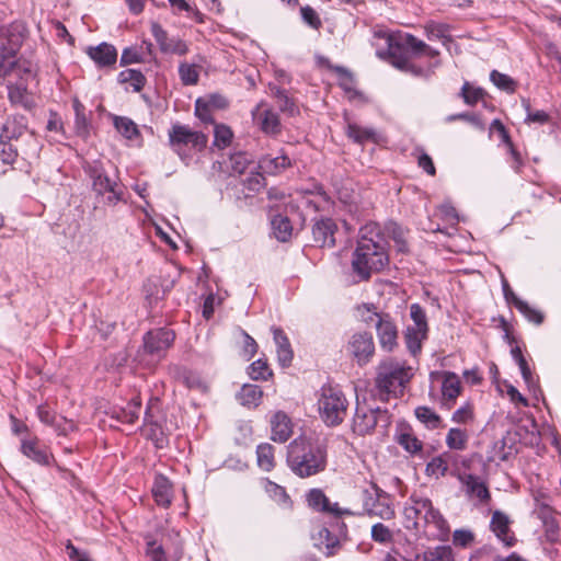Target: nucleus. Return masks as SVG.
I'll list each match as a JSON object with an SVG mask.
<instances>
[{
  "mask_svg": "<svg viewBox=\"0 0 561 561\" xmlns=\"http://www.w3.org/2000/svg\"><path fill=\"white\" fill-rule=\"evenodd\" d=\"M469 440V434L466 430L451 427L446 435V445L453 450H465Z\"/></svg>",
  "mask_w": 561,
  "mask_h": 561,
  "instance_id": "e433bc0d",
  "label": "nucleus"
},
{
  "mask_svg": "<svg viewBox=\"0 0 561 561\" xmlns=\"http://www.w3.org/2000/svg\"><path fill=\"white\" fill-rule=\"evenodd\" d=\"M256 462L263 471H271L275 467L274 447L268 443L256 447Z\"/></svg>",
  "mask_w": 561,
  "mask_h": 561,
  "instance_id": "72a5a7b5",
  "label": "nucleus"
},
{
  "mask_svg": "<svg viewBox=\"0 0 561 561\" xmlns=\"http://www.w3.org/2000/svg\"><path fill=\"white\" fill-rule=\"evenodd\" d=\"M336 230V224L331 218H321L313 224V241L321 248H332L335 245Z\"/></svg>",
  "mask_w": 561,
  "mask_h": 561,
  "instance_id": "a211bd4d",
  "label": "nucleus"
},
{
  "mask_svg": "<svg viewBox=\"0 0 561 561\" xmlns=\"http://www.w3.org/2000/svg\"><path fill=\"white\" fill-rule=\"evenodd\" d=\"M424 526L433 529L432 531L430 530V535L436 539L442 541L448 539L450 533L449 524L432 503L430 505L428 513H426L424 518Z\"/></svg>",
  "mask_w": 561,
  "mask_h": 561,
  "instance_id": "6ab92c4d",
  "label": "nucleus"
},
{
  "mask_svg": "<svg viewBox=\"0 0 561 561\" xmlns=\"http://www.w3.org/2000/svg\"><path fill=\"white\" fill-rule=\"evenodd\" d=\"M506 151H507V154L510 156L508 162H510L512 169L516 173H520L522 169L524 167V160L522 158L520 152L516 149L514 144H508Z\"/></svg>",
  "mask_w": 561,
  "mask_h": 561,
  "instance_id": "680f3d73",
  "label": "nucleus"
},
{
  "mask_svg": "<svg viewBox=\"0 0 561 561\" xmlns=\"http://www.w3.org/2000/svg\"><path fill=\"white\" fill-rule=\"evenodd\" d=\"M172 545L173 552L170 557H167L162 545L158 543L156 540H148L146 556L149 561H179L182 558V542L181 540H175Z\"/></svg>",
  "mask_w": 561,
  "mask_h": 561,
  "instance_id": "412c9836",
  "label": "nucleus"
},
{
  "mask_svg": "<svg viewBox=\"0 0 561 561\" xmlns=\"http://www.w3.org/2000/svg\"><path fill=\"white\" fill-rule=\"evenodd\" d=\"M87 53L99 66L113 65L117 58L115 47L107 43H102L95 47H89Z\"/></svg>",
  "mask_w": 561,
  "mask_h": 561,
  "instance_id": "bb28decb",
  "label": "nucleus"
},
{
  "mask_svg": "<svg viewBox=\"0 0 561 561\" xmlns=\"http://www.w3.org/2000/svg\"><path fill=\"white\" fill-rule=\"evenodd\" d=\"M377 323V336L380 344V347L387 352L393 351V348L398 345V331L397 327L393 323L392 319L389 314L387 316H376Z\"/></svg>",
  "mask_w": 561,
  "mask_h": 561,
  "instance_id": "f3484780",
  "label": "nucleus"
},
{
  "mask_svg": "<svg viewBox=\"0 0 561 561\" xmlns=\"http://www.w3.org/2000/svg\"><path fill=\"white\" fill-rule=\"evenodd\" d=\"M20 450L25 457L41 466L49 465L51 455L47 448L39 445V440L36 437L22 439Z\"/></svg>",
  "mask_w": 561,
  "mask_h": 561,
  "instance_id": "aec40b11",
  "label": "nucleus"
},
{
  "mask_svg": "<svg viewBox=\"0 0 561 561\" xmlns=\"http://www.w3.org/2000/svg\"><path fill=\"white\" fill-rule=\"evenodd\" d=\"M371 539L379 543H388L392 540V531L381 523L371 526Z\"/></svg>",
  "mask_w": 561,
  "mask_h": 561,
  "instance_id": "5fc2aeb1",
  "label": "nucleus"
},
{
  "mask_svg": "<svg viewBox=\"0 0 561 561\" xmlns=\"http://www.w3.org/2000/svg\"><path fill=\"white\" fill-rule=\"evenodd\" d=\"M26 130V124L23 116L9 117L1 127V140H14L21 137Z\"/></svg>",
  "mask_w": 561,
  "mask_h": 561,
  "instance_id": "c85d7f7f",
  "label": "nucleus"
},
{
  "mask_svg": "<svg viewBox=\"0 0 561 561\" xmlns=\"http://www.w3.org/2000/svg\"><path fill=\"white\" fill-rule=\"evenodd\" d=\"M263 489L266 492V494L278 505L285 508L291 507L293 503L285 488L276 484L275 482L268 479H265L263 480Z\"/></svg>",
  "mask_w": 561,
  "mask_h": 561,
  "instance_id": "7c9ffc66",
  "label": "nucleus"
},
{
  "mask_svg": "<svg viewBox=\"0 0 561 561\" xmlns=\"http://www.w3.org/2000/svg\"><path fill=\"white\" fill-rule=\"evenodd\" d=\"M348 402L344 393L337 387L325 385L320 390L318 411L321 420L328 426L341 424L347 411Z\"/></svg>",
  "mask_w": 561,
  "mask_h": 561,
  "instance_id": "423d86ee",
  "label": "nucleus"
},
{
  "mask_svg": "<svg viewBox=\"0 0 561 561\" xmlns=\"http://www.w3.org/2000/svg\"><path fill=\"white\" fill-rule=\"evenodd\" d=\"M141 401L139 398L131 399L126 408L122 409L121 414L117 416L118 420L125 423H134L140 414Z\"/></svg>",
  "mask_w": 561,
  "mask_h": 561,
  "instance_id": "a18cd8bd",
  "label": "nucleus"
},
{
  "mask_svg": "<svg viewBox=\"0 0 561 561\" xmlns=\"http://www.w3.org/2000/svg\"><path fill=\"white\" fill-rule=\"evenodd\" d=\"M519 369H520V373H522V376H523V379L525 380L526 385L528 386L529 389H535L536 386H537V381L530 370V367L528 366V363L525 359H520L518 363H517Z\"/></svg>",
  "mask_w": 561,
  "mask_h": 561,
  "instance_id": "338daca9",
  "label": "nucleus"
},
{
  "mask_svg": "<svg viewBox=\"0 0 561 561\" xmlns=\"http://www.w3.org/2000/svg\"><path fill=\"white\" fill-rule=\"evenodd\" d=\"M183 383L190 388L201 392L207 391V385L205 381L195 373L187 371L183 375Z\"/></svg>",
  "mask_w": 561,
  "mask_h": 561,
  "instance_id": "13d9d810",
  "label": "nucleus"
},
{
  "mask_svg": "<svg viewBox=\"0 0 561 561\" xmlns=\"http://www.w3.org/2000/svg\"><path fill=\"white\" fill-rule=\"evenodd\" d=\"M152 495L158 505L168 507L172 502V484L168 478L158 474L152 485Z\"/></svg>",
  "mask_w": 561,
  "mask_h": 561,
  "instance_id": "393cba45",
  "label": "nucleus"
},
{
  "mask_svg": "<svg viewBox=\"0 0 561 561\" xmlns=\"http://www.w3.org/2000/svg\"><path fill=\"white\" fill-rule=\"evenodd\" d=\"M398 443L411 454L421 451L423 446L422 442L409 432L401 433Z\"/></svg>",
  "mask_w": 561,
  "mask_h": 561,
  "instance_id": "864d4df0",
  "label": "nucleus"
},
{
  "mask_svg": "<svg viewBox=\"0 0 561 561\" xmlns=\"http://www.w3.org/2000/svg\"><path fill=\"white\" fill-rule=\"evenodd\" d=\"M388 41L391 42V38L389 37ZM403 43L409 53L401 55H398L389 43L391 65L415 77H430L439 64L436 59L438 51L411 34L404 35Z\"/></svg>",
  "mask_w": 561,
  "mask_h": 561,
  "instance_id": "f03ea898",
  "label": "nucleus"
},
{
  "mask_svg": "<svg viewBox=\"0 0 561 561\" xmlns=\"http://www.w3.org/2000/svg\"><path fill=\"white\" fill-rule=\"evenodd\" d=\"M195 114L203 122H210L211 121L210 107H208V103H205V101H203L201 99H198L196 101Z\"/></svg>",
  "mask_w": 561,
  "mask_h": 561,
  "instance_id": "774afa93",
  "label": "nucleus"
},
{
  "mask_svg": "<svg viewBox=\"0 0 561 561\" xmlns=\"http://www.w3.org/2000/svg\"><path fill=\"white\" fill-rule=\"evenodd\" d=\"M274 342L276 344V353L278 363L283 367H288L291 364L294 353L288 337L282 329H273Z\"/></svg>",
  "mask_w": 561,
  "mask_h": 561,
  "instance_id": "b1692460",
  "label": "nucleus"
},
{
  "mask_svg": "<svg viewBox=\"0 0 561 561\" xmlns=\"http://www.w3.org/2000/svg\"><path fill=\"white\" fill-rule=\"evenodd\" d=\"M447 454H442L431 459L426 465L425 472L428 477L439 479L444 477L448 471V461L446 459Z\"/></svg>",
  "mask_w": 561,
  "mask_h": 561,
  "instance_id": "a19ab883",
  "label": "nucleus"
},
{
  "mask_svg": "<svg viewBox=\"0 0 561 561\" xmlns=\"http://www.w3.org/2000/svg\"><path fill=\"white\" fill-rule=\"evenodd\" d=\"M319 542H317L318 548L325 554V556H333L339 546L340 542L337 538L331 534V531L327 528H322L318 533Z\"/></svg>",
  "mask_w": 561,
  "mask_h": 561,
  "instance_id": "58836bf2",
  "label": "nucleus"
},
{
  "mask_svg": "<svg viewBox=\"0 0 561 561\" xmlns=\"http://www.w3.org/2000/svg\"><path fill=\"white\" fill-rule=\"evenodd\" d=\"M388 263V254L377 224L370 222L359 230V240L352 259V270L358 280H368L373 273Z\"/></svg>",
  "mask_w": 561,
  "mask_h": 561,
  "instance_id": "f257e3e1",
  "label": "nucleus"
},
{
  "mask_svg": "<svg viewBox=\"0 0 561 561\" xmlns=\"http://www.w3.org/2000/svg\"><path fill=\"white\" fill-rule=\"evenodd\" d=\"M174 337L175 334L172 330L157 329L150 331L144 336L145 351L157 358H162L172 345Z\"/></svg>",
  "mask_w": 561,
  "mask_h": 561,
  "instance_id": "9b49d317",
  "label": "nucleus"
},
{
  "mask_svg": "<svg viewBox=\"0 0 561 561\" xmlns=\"http://www.w3.org/2000/svg\"><path fill=\"white\" fill-rule=\"evenodd\" d=\"M301 18L306 24L314 30H319L322 25V22L319 18V14L309 5H305L300 9Z\"/></svg>",
  "mask_w": 561,
  "mask_h": 561,
  "instance_id": "bf43d9fd",
  "label": "nucleus"
},
{
  "mask_svg": "<svg viewBox=\"0 0 561 561\" xmlns=\"http://www.w3.org/2000/svg\"><path fill=\"white\" fill-rule=\"evenodd\" d=\"M378 409H370L366 405L357 404L353 417L352 428L358 435H366L371 433L376 427L378 421Z\"/></svg>",
  "mask_w": 561,
  "mask_h": 561,
  "instance_id": "2eb2a0df",
  "label": "nucleus"
},
{
  "mask_svg": "<svg viewBox=\"0 0 561 561\" xmlns=\"http://www.w3.org/2000/svg\"><path fill=\"white\" fill-rule=\"evenodd\" d=\"M515 308L530 322L540 324L543 320V316L540 311L534 309L520 298H515Z\"/></svg>",
  "mask_w": 561,
  "mask_h": 561,
  "instance_id": "09e8293b",
  "label": "nucleus"
},
{
  "mask_svg": "<svg viewBox=\"0 0 561 561\" xmlns=\"http://www.w3.org/2000/svg\"><path fill=\"white\" fill-rule=\"evenodd\" d=\"M442 397L443 403L447 408H451L458 396L461 393V382L455 373H442Z\"/></svg>",
  "mask_w": 561,
  "mask_h": 561,
  "instance_id": "4be33fe9",
  "label": "nucleus"
},
{
  "mask_svg": "<svg viewBox=\"0 0 561 561\" xmlns=\"http://www.w3.org/2000/svg\"><path fill=\"white\" fill-rule=\"evenodd\" d=\"M118 81L129 84L135 92H139L145 87L146 78L139 70L126 69L119 72Z\"/></svg>",
  "mask_w": 561,
  "mask_h": 561,
  "instance_id": "ea45409f",
  "label": "nucleus"
},
{
  "mask_svg": "<svg viewBox=\"0 0 561 561\" xmlns=\"http://www.w3.org/2000/svg\"><path fill=\"white\" fill-rule=\"evenodd\" d=\"M457 479L461 484V490L468 500L478 504H485L491 500V494L486 483L478 476L471 473H457Z\"/></svg>",
  "mask_w": 561,
  "mask_h": 561,
  "instance_id": "9d476101",
  "label": "nucleus"
},
{
  "mask_svg": "<svg viewBox=\"0 0 561 561\" xmlns=\"http://www.w3.org/2000/svg\"><path fill=\"white\" fill-rule=\"evenodd\" d=\"M461 96L466 104L474 105L484 96V91L481 88L472 87L469 82H465L461 88Z\"/></svg>",
  "mask_w": 561,
  "mask_h": 561,
  "instance_id": "3c124183",
  "label": "nucleus"
},
{
  "mask_svg": "<svg viewBox=\"0 0 561 561\" xmlns=\"http://www.w3.org/2000/svg\"><path fill=\"white\" fill-rule=\"evenodd\" d=\"M346 350L358 365H366L375 353V344L371 334H353L347 343Z\"/></svg>",
  "mask_w": 561,
  "mask_h": 561,
  "instance_id": "f8f14e48",
  "label": "nucleus"
},
{
  "mask_svg": "<svg viewBox=\"0 0 561 561\" xmlns=\"http://www.w3.org/2000/svg\"><path fill=\"white\" fill-rule=\"evenodd\" d=\"M346 122L345 133L350 139L356 144H365L367 141H377V134L373 128L362 127L356 123L348 119L347 114H344Z\"/></svg>",
  "mask_w": 561,
  "mask_h": 561,
  "instance_id": "a878e982",
  "label": "nucleus"
},
{
  "mask_svg": "<svg viewBox=\"0 0 561 561\" xmlns=\"http://www.w3.org/2000/svg\"><path fill=\"white\" fill-rule=\"evenodd\" d=\"M113 123L116 130L126 139L134 140L139 137L137 125L128 117L114 116Z\"/></svg>",
  "mask_w": 561,
  "mask_h": 561,
  "instance_id": "4c0bfd02",
  "label": "nucleus"
},
{
  "mask_svg": "<svg viewBox=\"0 0 561 561\" xmlns=\"http://www.w3.org/2000/svg\"><path fill=\"white\" fill-rule=\"evenodd\" d=\"M415 561H456L454 551L449 546H438L416 556Z\"/></svg>",
  "mask_w": 561,
  "mask_h": 561,
  "instance_id": "f704fd0d",
  "label": "nucleus"
},
{
  "mask_svg": "<svg viewBox=\"0 0 561 561\" xmlns=\"http://www.w3.org/2000/svg\"><path fill=\"white\" fill-rule=\"evenodd\" d=\"M476 414L473 404L470 402L463 403L451 415V421L459 425H469L474 422Z\"/></svg>",
  "mask_w": 561,
  "mask_h": 561,
  "instance_id": "79ce46f5",
  "label": "nucleus"
},
{
  "mask_svg": "<svg viewBox=\"0 0 561 561\" xmlns=\"http://www.w3.org/2000/svg\"><path fill=\"white\" fill-rule=\"evenodd\" d=\"M287 462L297 476L308 478L327 467V448L322 442L299 437L288 448Z\"/></svg>",
  "mask_w": 561,
  "mask_h": 561,
  "instance_id": "7ed1b4c3",
  "label": "nucleus"
},
{
  "mask_svg": "<svg viewBox=\"0 0 561 561\" xmlns=\"http://www.w3.org/2000/svg\"><path fill=\"white\" fill-rule=\"evenodd\" d=\"M428 329L408 327L404 333V340L409 352L415 356L422 350V343L427 337Z\"/></svg>",
  "mask_w": 561,
  "mask_h": 561,
  "instance_id": "c756f323",
  "label": "nucleus"
},
{
  "mask_svg": "<svg viewBox=\"0 0 561 561\" xmlns=\"http://www.w3.org/2000/svg\"><path fill=\"white\" fill-rule=\"evenodd\" d=\"M476 542V535L471 529L460 528L453 534V543L457 548L468 549Z\"/></svg>",
  "mask_w": 561,
  "mask_h": 561,
  "instance_id": "37998d69",
  "label": "nucleus"
},
{
  "mask_svg": "<svg viewBox=\"0 0 561 561\" xmlns=\"http://www.w3.org/2000/svg\"><path fill=\"white\" fill-rule=\"evenodd\" d=\"M233 133L227 125L217 124L214 128V146L219 149L227 148L232 140Z\"/></svg>",
  "mask_w": 561,
  "mask_h": 561,
  "instance_id": "c03bdc74",
  "label": "nucleus"
},
{
  "mask_svg": "<svg viewBox=\"0 0 561 561\" xmlns=\"http://www.w3.org/2000/svg\"><path fill=\"white\" fill-rule=\"evenodd\" d=\"M389 233L392 234V238L398 247L400 252H404L407 250V243L404 240V231L401 227L396 224H391L388 226Z\"/></svg>",
  "mask_w": 561,
  "mask_h": 561,
  "instance_id": "69168bd1",
  "label": "nucleus"
},
{
  "mask_svg": "<svg viewBox=\"0 0 561 561\" xmlns=\"http://www.w3.org/2000/svg\"><path fill=\"white\" fill-rule=\"evenodd\" d=\"M413 377V369L405 362L386 358L377 367L376 388L380 400L401 396Z\"/></svg>",
  "mask_w": 561,
  "mask_h": 561,
  "instance_id": "20e7f679",
  "label": "nucleus"
},
{
  "mask_svg": "<svg viewBox=\"0 0 561 561\" xmlns=\"http://www.w3.org/2000/svg\"><path fill=\"white\" fill-rule=\"evenodd\" d=\"M83 169L92 181V188L98 195L108 194L106 201L112 205L122 199L123 191L121 186L107 176L102 162L96 160L85 162Z\"/></svg>",
  "mask_w": 561,
  "mask_h": 561,
  "instance_id": "6e6552de",
  "label": "nucleus"
},
{
  "mask_svg": "<svg viewBox=\"0 0 561 561\" xmlns=\"http://www.w3.org/2000/svg\"><path fill=\"white\" fill-rule=\"evenodd\" d=\"M308 505L319 512H323L328 505L329 499L320 489H312L307 494Z\"/></svg>",
  "mask_w": 561,
  "mask_h": 561,
  "instance_id": "8fccbe9b",
  "label": "nucleus"
},
{
  "mask_svg": "<svg viewBox=\"0 0 561 561\" xmlns=\"http://www.w3.org/2000/svg\"><path fill=\"white\" fill-rule=\"evenodd\" d=\"M490 80L500 90H503L505 92L513 93L516 90V82L510 76L502 73L497 70H493L490 73Z\"/></svg>",
  "mask_w": 561,
  "mask_h": 561,
  "instance_id": "49530a36",
  "label": "nucleus"
},
{
  "mask_svg": "<svg viewBox=\"0 0 561 561\" xmlns=\"http://www.w3.org/2000/svg\"><path fill=\"white\" fill-rule=\"evenodd\" d=\"M207 136L186 125L175 124L169 131V144L182 159L188 157L186 149L202 151L207 146Z\"/></svg>",
  "mask_w": 561,
  "mask_h": 561,
  "instance_id": "0eeeda50",
  "label": "nucleus"
},
{
  "mask_svg": "<svg viewBox=\"0 0 561 561\" xmlns=\"http://www.w3.org/2000/svg\"><path fill=\"white\" fill-rule=\"evenodd\" d=\"M414 413L416 419L424 424L426 428L436 430L443 426L442 417L428 407H417Z\"/></svg>",
  "mask_w": 561,
  "mask_h": 561,
  "instance_id": "c9c22d12",
  "label": "nucleus"
},
{
  "mask_svg": "<svg viewBox=\"0 0 561 561\" xmlns=\"http://www.w3.org/2000/svg\"><path fill=\"white\" fill-rule=\"evenodd\" d=\"M273 233L277 240L286 242L290 239L293 233V226L290 220L280 214L274 215L271 220Z\"/></svg>",
  "mask_w": 561,
  "mask_h": 561,
  "instance_id": "473e14b6",
  "label": "nucleus"
},
{
  "mask_svg": "<svg viewBox=\"0 0 561 561\" xmlns=\"http://www.w3.org/2000/svg\"><path fill=\"white\" fill-rule=\"evenodd\" d=\"M22 35L11 34L8 39V46L4 43L0 45V79H8L9 98L13 103L23 101L26 88L22 84L13 85L11 78L21 76V67L18 66L15 54L21 45Z\"/></svg>",
  "mask_w": 561,
  "mask_h": 561,
  "instance_id": "39448f33",
  "label": "nucleus"
},
{
  "mask_svg": "<svg viewBox=\"0 0 561 561\" xmlns=\"http://www.w3.org/2000/svg\"><path fill=\"white\" fill-rule=\"evenodd\" d=\"M431 503L428 499L411 496L410 502L403 510L404 527L407 529H419L420 522H424Z\"/></svg>",
  "mask_w": 561,
  "mask_h": 561,
  "instance_id": "4468645a",
  "label": "nucleus"
},
{
  "mask_svg": "<svg viewBox=\"0 0 561 561\" xmlns=\"http://www.w3.org/2000/svg\"><path fill=\"white\" fill-rule=\"evenodd\" d=\"M179 73L184 84H196L198 81L199 73L196 65L181 64L179 67Z\"/></svg>",
  "mask_w": 561,
  "mask_h": 561,
  "instance_id": "603ef678",
  "label": "nucleus"
},
{
  "mask_svg": "<svg viewBox=\"0 0 561 561\" xmlns=\"http://www.w3.org/2000/svg\"><path fill=\"white\" fill-rule=\"evenodd\" d=\"M410 317L413 321L411 328L428 329L426 313L419 304L411 305Z\"/></svg>",
  "mask_w": 561,
  "mask_h": 561,
  "instance_id": "6e6d98bb",
  "label": "nucleus"
},
{
  "mask_svg": "<svg viewBox=\"0 0 561 561\" xmlns=\"http://www.w3.org/2000/svg\"><path fill=\"white\" fill-rule=\"evenodd\" d=\"M335 71L340 76V85H341V88L343 90H345L346 92H353L354 91L355 81H354V78L351 75V72L347 71L343 67H336Z\"/></svg>",
  "mask_w": 561,
  "mask_h": 561,
  "instance_id": "0e129e2a",
  "label": "nucleus"
},
{
  "mask_svg": "<svg viewBox=\"0 0 561 561\" xmlns=\"http://www.w3.org/2000/svg\"><path fill=\"white\" fill-rule=\"evenodd\" d=\"M373 492L365 491L363 499V508L370 517H378L383 520H391L396 516L394 508L390 502L389 495L373 484Z\"/></svg>",
  "mask_w": 561,
  "mask_h": 561,
  "instance_id": "1a4fd4ad",
  "label": "nucleus"
},
{
  "mask_svg": "<svg viewBox=\"0 0 561 561\" xmlns=\"http://www.w3.org/2000/svg\"><path fill=\"white\" fill-rule=\"evenodd\" d=\"M253 121L260 129L267 135H277L280 131V122L278 115L266 107L262 102L252 111Z\"/></svg>",
  "mask_w": 561,
  "mask_h": 561,
  "instance_id": "dca6fc26",
  "label": "nucleus"
},
{
  "mask_svg": "<svg viewBox=\"0 0 561 561\" xmlns=\"http://www.w3.org/2000/svg\"><path fill=\"white\" fill-rule=\"evenodd\" d=\"M263 391L256 385H244L238 393V400L243 407L256 408L262 400Z\"/></svg>",
  "mask_w": 561,
  "mask_h": 561,
  "instance_id": "2f4dec72",
  "label": "nucleus"
},
{
  "mask_svg": "<svg viewBox=\"0 0 561 561\" xmlns=\"http://www.w3.org/2000/svg\"><path fill=\"white\" fill-rule=\"evenodd\" d=\"M249 375L253 380H267L273 374L266 360L260 358L250 365Z\"/></svg>",
  "mask_w": 561,
  "mask_h": 561,
  "instance_id": "de8ad7c7",
  "label": "nucleus"
},
{
  "mask_svg": "<svg viewBox=\"0 0 561 561\" xmlns=\"http://www.w3.org/2000/svg\"><path fill=\"white\" fill-rule=\"evenodd\" d=\"M16 158V148L10 141L0 139V159L3 163L10 164Z\"/></svg>",
  "mask_w": 561,
  "mask_h": 561,
  "instance_id": "e2e57ef3",
  "label": "nucleus"
},
{
  "mask_svg": "<svg viewBox=\"0 0 561 561\" xmlns=\"http://www.w3.org/2000/svg\"><path fill=\"white\" fill-rule=\"evenodd\" d=\"M511 518L501 511H494L490 522V529L506 548L516 545L517 538L511 528Z\"/></svg>",
  "mask_w": 561,
  "mask_h": 561,
  "instance_id": "ddd939ff",
  "label": "nucleus"
},
{
  "mask_svg": "<svg viewBox=\"0 0 561 561\" xmlns=\"http://www.w3.org/2000/svg\"><path fill=\"white\" fill-rule=\"evenodd\" d=\"M291 165L290 159L286 154L272 157L271 154L263 156L259 160L260 169L268 174H278Z\"/></svg>",
  "mask_w": 561,
  "mask_h": 561,
  "instance_id": "cd10ccee",
  "label": "nucleus"
},
{
  "mask_svg": "<svg viewBox=\"0 0 561 561\" xmlns=\"http://www.w3.org/2000/svg\"><path fill=\"white\" fill-rule=\"evenodd\" d=\"M273 91V95L277 99L278 101V106L279 108L283 111V112H288L290 114H293L295 112V104L293 103V101L287 96V94L285 93L284 90L279 89V88H275L272 90Z\"/></svg>",
  "mask_w": 561,
  "mask_h": 561,
  "instance_id": "052dcab7",
  "label": "nucleus"
},
{
  "mask_svg": "<svg viewBox=\"0 0 561 561\" xmlns=\"http://www.w3.org/2000/svg\"><path fill=\"white\" fill-rule=\"evenodd\" d=\"M188 51V47L185 42L180 38L172 37L169 38L165 44H163V53L165 54H174L179 56H183Z\"/></svg>",
  "mask_w": 561,
  "mask_h": 561,
  "instance_id": "4d7b16f0",
  "label": "nucleus"
},
{
  "mask_svg": "<svg viewBox=\"0 0 561 561\" xmlns=\"http://www.w3.org/2000/svg\"><path fill=\"white\" fill-rule=\"evenodd\" d=\"M272 439L285 443L293 434L290 419L282 411L276 412L271 420Z\"/></svg>",
  "mask_w": 561,
  "mask_h": 561,
  "instance_id": "5701e85b",
  "label": "nucleus"
}]
</instances>
